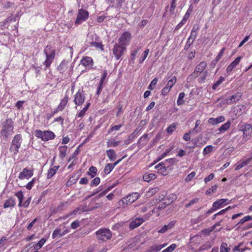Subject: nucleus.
Returning <instances> with one entry per match:
<instances>
[{
	"instance_id": "bf43d9fd",
	"label": "nucleus",
	"mask_w": 252,
	"mask_h": 252,
	"mask_svg": "<svg viewBox=\"0 0 252 252\" xmlns=\"http://www.w3.org/2000/svg\"><path fill=\"white\" fill-rule=\"evenodd\" d=\"M217 188H218L217 185H214V186H212L211 188L209 189L208 190H207L206 191V193L207 194H210L212 192H215L216 191Z\"/></svg>"
},
{
	"instance_id": "2eb2a0df",
	"label": "nucleus",
	"mask_w": 252,
	"mask_h": 252,
	"mask_svg": "<svg viewBox=\"0 0 252 252\" xmlns=\"http://www.w3.org/2000/svg\"><path fill=\"white\" fill-rule=\"evenodd\" d=\"M68 101V97L66 95H65L63 98L62 99L60 103L58 105V107L57 108L56 110L54 111V114L59 112L62 111L63 110L65 106L66 105L67 102Z\"/></svg>"
},
{
	"instance_id": "4be33fe9",
	"label": "nucleus",
	"mask_w": 252,
	"mask_h": 252,
	"mask_svg": "<svg viewBox=\"0 0 252 252\" xmlns=\"http://www.w3.org/2000/svg\"><path fill=\"white\" fill-rule=\"evenodd\" d=\"M228 200L227 199H218L213 203V206L216 210H217L219 208L222 207L223 204L225 203Z\"/></svg>"
},
{
	"instance_id": "0eeeda50",
	"label": "nucleus",
	"mask_w": 252,
	"mask_h": 252,
	"mask_svg": "<svg viewBox=\"0 0 252 252\" xmlns=\"http://www.w3.org/2000/svg\"><path fill=\"white\" fill-rule=\"evenodd\" d=\"M126 47L124 45H121L118 43H116L112 49V53L116 59L118 60L121 59L124 54Z\"/></svg>"
},
{
	"instance_id": "473e14b6",
	"label": "nucleus",
	"mask_w": 252,
	"mask_h": 252,
	"mask_svg": "<svg viewBox=\"0 0 252 252\" xmlns=\"http://www.w3.org/2000/svg\"><path fill=\"white\" fill-rule=\"evenodd\" d=\"M178 160L176 158H169L165 160L164 161V164L167 166V167H169L171 165L174 164V163L177 162Z\"/></svg>"
},
{
	"instance_id": "a878e982",
	"label": "nucleus",
	"mask_w": 252,
	"mask_h": 252,
	"mask_svg": "<svg viewBox=\"0 0 252 252\" xmlns=\"http://www.w3.org/2000/svg\"><path fill=\"white\" fill-rule=\"evenodd\" d=\"M59 167L60 166L59 165L51 167L48 171L47 178L48 179L51 178L56 174Z\"/></svg>"
},
{
	"instance_id": "7ed1b4c3",
	"label": "nucleus",
	"mask_w": 252,
	"mask_h": 252,
	"mask_svg": "<svg viewBox=\"0 0 252 252\" xmlns=\"http://www.w3.org/2000/svg\"><path fill=\"white\" fill-rule=\"evenodd\" d=\"M95 235L98 242L100 243L110 240L112 238V234L109 229L100 228L95 231Z\"/></svg>"
},
{
	"instance_id": "774afa93",
	"label": "nucleus",
	"mask_w": 252,
	"mask_h": 252,
	"mask_svg": "<svg viewBox=\"0 0 252 252\" xmlns=\"http://www.w3.org/2000/svg\"><path fill=\"white\" fill-rule=\"evenodd\" d=\"M79 222L78 220H75L72 222L71 224V228L73 229H75L79 226Z\"/></svg>"
},
{
	"instance_id": "58836bf2",
	"label": "nucleus",
	"mask_w": 252,
	"mask_h": 252,
	"mask_svg": "<svg viewBox=\"0 0 252 252\" xmlns=\"http://www.w3.org/2000/svg\"><path fill=\"white\" fill-rule=\"evenodd\" d=\"M37 180V179L36 178H32V180L25 186L26 189L29 190L31 189Z\"/></svg>"
},
{
	"instance_id": "79ce46f5",
	"label": "nucleus",
	"mask_w": 252,
	"mask_h": 252,
	"mask_svg": "<svg viewBox=\"0 0 252 252\" xmlns=\"http://www.w3.org/2000/svg\"><path fill=\"white\" fill-rule=\"evenodd\" d=\"M240 98V95L238 94H235L231 96L227 99V101H230L232 102H236L238 101Z\"/></svg>"
},
{
	"instance_id": "f257e3e1",
	"label": "nucleus",
	"mask_w": 252,
	"mask_h": 252,
	"mask_svg": "<svg viewBox=\"0 0 252 252\" xmlns=\"http://www.w3.org/2000/svg\"><path fill=\"white\" fill-rule=\"evenodd\" d=\"M13 125L11 119H7L2 124V128L0 136L3 140H6L13 133Z\"/></svg>"
},
{
	"instance_id": "e433bc0d",
	"label": "nucleus",
	"mask_w": 252,
	"mask_h": 252,
	"mask_svg": "<svg viewBox=\"0 0 252 252\" xmlns=\"http://www.w3.org/2000/svg\"><path fill=\"white\" fill-rule=\"evenodd\" d=\"M177 81V79L175 76L172 77L170 80L168 81L166 86L169 88V89H171L174 85L176 83Z\"/></svg>"
},
{
	"instance_id": "4c0bfd02",
	"label": "nucleus",
	"mask_w": 252,
	"mask_h": 252,
	"mask_svg": "<svg viewBox=\"0 0 252 252\" xmlns=\"http://www.w3.org/2000/svg\"><path fill=\"white\" fill-rule=\"evenodd\" d=\"M113 165L111 163H107L104 169V171L106 174H108L114 169Z\"/></svg>"
},
{
	"instance_id": "a19ab883",
	"label": "nucleus",
	"mask_w": 252,
	"mask_h": 252,
	"mask_svg": "<svg viewBox=\"0 0 252 252\" xmlns=\"http://www.w3.org/2000/svg\"><path fill=\"white\" fill-rule=\"evenodd\" d=\"M213 147L212 145H208L205 147L203 151V154L204 156H206L211 153L213 150Z\"/></svg>"
},
{
	"instance_id": "0e129e2a",
	"label": "nucleus",
	"mask_w": 252,
	"mask_h": 252,
	"mask_svg": "<svg viewBox=\"0 0 252 252\" xmlns=\"http://www.w3.org/2000/svg\"><path fill=\"white\" fill-rule=\"evenodd\" d=\"M81 211L84 212L85 211L84 210H82V209L80 207L77 208L74 210H73L72 212L70 213V215H71V216L73 215H76L78 213L80 214L81 213V212H80Z\"/></svg>"
},
{
	"instance_id": "de8ad7c7",
	"label": "nucleus",
	"mask_w": 252,
	"mask_h": 252,
	"mask_svg": "<svg viewBox=\"0 0 252 252\" xmlns=\"http://www.w3.org/2000/svg\"><path fill=\"white\" fill-rule=\"evenodd\" d=\"M176 248V245L175 244H172L166 249H164L162 252H171L173 251Z\"/></svg>"
},
{
	"instance_id": "dca6fc26",
	"label": "nucleus",
	"mask_w": 252,
	"mask_h": 252,
	"mask_svg": "<svg viewBox=\"0 0 252 252\" xmlns=\"http://www.w3.org/2000/svg\"><path fill=\"white\" fill-rule=\"evenodd\" d=\"M81 64L86 67H92L93 65V60L90 57H85L81 60Z\"/></svg>"
},
{
	"instance_id": "e2e57ef3",
	"label": "nucleus",
	"mask_w": 252,
	"mask_h": 252,
	"mask_svg": "<svg viewBox=\"0 0 252 252\" xmlns=\"http://www.w3.org/2000/svg\"><path fill=\"white\" fill-rule=\"evenodd\" d=\"M198 198H194L192 200H191L188 204H186L185 206L186 208H189L190 206H191L193 204H194L198 202Z\"/></svg>"
},
{
	"instance_id": "c85d7f7f",
	"label": "nucleus",
	"mask_w": 252,
	"mask_h": 252,
	"mask_svg": "<svg viewBox=\"0 0 252 252\" xmlns=\"http://www.w3.org/2000/svg\"><path fill=\"white\" fill-rule=\"evenodd\" d=\"M156 177V175L154 173H146L143 176V179L144 181L149 182L150 181L155 179Z\"/></svg>"
},
{
	"instance_id": "a18cd8bd",
	"label": "nucleus",
	"mask_w": 252,
	"mask_h": 252,
	"mask_svg": "<svg viewBox=\"0 0 252 252\" xmlns=\"http://www.w3.org/2000/svg\"><path fill=\"white\" fill-rule=\"evenodd\" d=\"M149 53V49H147L144 51V52L143 54V56L139 59V63H142L144 61V60L146 59Z\"/></svg>"
},
{
	"instance_id": "69168bd1",
	"label": "nucleus",
	"mask_w": 252,
	"mask_h": 252,
	"mask_svg": "<svg viewBox=\"0 0 252 252\" xmlns=\"http://www.w3.org/2000/svg\"><path fill=\"white\" fill-rule=\"evenodd\" d=\"M79 148H77V149L74 152L72 155L69 157L68 161H70L72 159L75 158L79 154Z\"/></svg>"
},
{
	"instance_id": "052dcab7",
	"label": "nucleus",
	"mask_w": 252,
	"mask_h": 252,
	"mask_svg": "<svg viewBox=\"0 0 252 252\" xmlns=\"http://www.w3.org/2000/svg\"><path fill=\"white\" fill-rule=\"evenodd\" d=\"M242 245V244L240 243L239 245L235 246L234 248L233 249V252H235L236 251H240L241 252H244L247 249V248H245L244 249L240 248V246Z\"/></svg>"
},
{
	"instance_id": "680f3d73",
	"label": "nucleus",
	"mask_w": 252,
	"mask_h": 252,
	"mask_svg": "<svg viewBox=\"0 0 252 252\" xmlns=\"http://www.w3.org/2000/svg\"><path fill=\"white\" fill-rule=\"evenodd\" d=\"M140 50V48H137L132 51V52L131 53L130 57L132 60H134L135 59V56L137 55V54L138 53L139 51Z\"/></svg>"
},
{
	"instance_id": "6ab92c4d",
	"label": "nucleus",
	"mask_w": 252,
	"mask_h": 252,
	"mask_svg": "<svg viewBox=\"0 0 252 252\" xmlns=\"http://www.w3.org/2000/svg\"><path fill=\"white\" fill-rule=\"evenodd\" d=\"M225 118L223 116H220L217 118H210L208 120V124H210L212 125H217L218 124H220L221 122H223L224 121Z\"/></svg>"
},
{
	"instance_id": "cd10ccee",
	"label": "nucleus",
	"mask_w": 252,
	"mask_h": 252,
	"mask_svg": "<svg viewBox=\"0 0 252 252\" xmlns=\"http://www.w3.org/2000/svg\"><path fill=\"white\" fill-rule=\"evenodd\" d=\"M121 141H115L114 139H108L107 142V147H116L118 146Z\"/></svg>"
},
{
	"instance_id": "37998d69",
	"label": "nucleus",
	"mask_w": 252,
	"mask_h": 252,
	"mask_svg": "<svg viewBox=\"0 0 252 252\" xmlns=\"http://www.w3.org/2000/svg\"><path fill=\"white\" fill-rule=\"evenodd\" d=\"M202 73V74L201 76L198 78V82L200 83H203L204 82L208 74V72L207 70Z\"/></svg>"
},
{
	"instance_id": "6e6d98bb",
	"label": "nucleus",
	"mask_w": 252,
	"mask_h": 252,
	"mask_svg": "<svg viewBox=\"0 0 252 252\" xmlns=\"http://www.w3.org/2000/svg\"><path fill=\"white\" fill-rule=\"evenodd\" d=\"M195 174H196L195 172H191L187 176V177L185 179V181L187 182H190L192 179V178L195 176Z\"/></svg>"
},
{
	"instance_id": "c03bdc74",
	"label": "nucleus",
	"mask_w": 252,
	"mask_h": 252,
	"mask_svg": "<svg viewBox=\"0 0 252 252\" xmlns=\"http://www.w3.org/2000/svg\"><path fill=\"white\" fill-rule=\"evenodd\" d=\"M224 81V78L223 77H220L219 80H218L212 86L213 90H216L217 88L220 84Z\"/></svg>"
},
{
	"instance_id": "5fc2aeb1",
	"label": "nucleus",
	"mask_w": 252,
	"mask_h": 252,
	"mask_svg": "<svg viewBox=\"0 0 252 252\" xmlns=\"http://www.w3.org/2000/svg\"><path fill=\"white\" fill-rule=\"evenodd\" d=\"M122 126V125H117L111 127L108 131L109 134L111 133L114 130H118Z\"/></svg>"
},
{
	"instance_id": "4d7b16f0",
	"label": "nucleus",
	"mask_w": 252,
	"mask_h": 252,
	"mask_svg": "<svg viewBox=\"0 0 252 252\" xmlns=\"http://www.w3.org/2000/svg\"><path fill=\"white\" fill-rule=\"evenodd\" d=\"M157 82H158V79L156 78H154L152 81V82H151L150 85H149L148 88L151 90H153L154 89L153 86H155L157 84Z\"/></svg>"
},
{
	"instance_id": "aec40b11",
	"label": "nucleus",
	"mask_w": 252,
	"mask_h": 252,
	"mask_svg": "<svg viewBox=\"0 0 252 252\" xmlns=\"http://www.w3.org/2000/svg\"><path fill=\"white\" fill-rule=\"evenodd\" d=\"M252 159V156L250 158H249L245 160L240 161L237 162L235 165V170H238L243 167L247 165L250 163Z\"/></svg>"
},
{
	"instance_id": "09e8293b",
	"label": "nucleus",
	"mask_w": 252,
	"mask_h": 252,
	"mask_svg": "<svg viewBox=\"0 0 252 252\" xmlns=\"http://www.w3.org/2000/svg\"><path fill=\"white\" fill-rule=\"evenodd\" d=\"M241 58H242L241 57H238L236 59H235V60L234 61H233L230 64V65H231V66L232 67L235 68L240 63V62L241 60Z\"/></svg>"
},
{
	"instance_id": "423d86ee",
	"label": "nucleus",
	"mask_w": 252,
	"mask_h": 252,
	"mask_svg": "<svg viewBox=\"0 0 252 252\" xmlns=\"http://www.w3.org/2000/svg\"><path fill=\"white\" fill-rule=\"evenodd\" d=\"M22 136L20 134L15 135L12 141L9 151L12 153L14 156H15L19 152V149L22 143Z\"/></svg>"
},
{
	"instance_id": "412c9836",
	"label": "nucleus",
	"mask_w": 252,
	"mask_h": 252,
	"mask_svg": "<svg viewBox=\"0 0 252 252\" xmlns=\"http://www.w3.org/2000/svg\"><path fill=\"white\" fill-rule=\"evenodd\" d=\"M16 205V201L14 198L13 197H10L8 199H7L4 204H3V208L4 209L7 208H13L15 207Z\"/></svg>"
},
{
	"instance_id": "bb28decb",
	"label": "nucleus",
	"mask_w": 252,
	"mask_h": 252,
	"mask_svg": "<svg viewBox=\"0 0 252 252\" xmlns=\"http://www.w3.org/2000/svg\"><path fill=\"white\" fill-rule=\"evenodd\" d=\"M67 147L66 146H61L59 147V157L61 158H63L66 156Z\"/></svg>"
},
{
	"instance_id": "9b49d317",
	"label": "nucleus",
	"mask_w": 252,
	"mask_h": 252,
	"mask_svg": "<svg viewBox=\"0 0 252 252\" xmlns=\"http://www.w3.org/2000/svg\"><path fill=\"white\" fill-rule=\"evenodd\" d=\"M207 63L205 62H201L195 68L194 72L190 75V77L196 78L198 76L199 73L203 72L206 67Z\"/></svg>"
},
{
	"instance_id": "4468645a",
	"label": "nucleus",
	"mask_w": 252,
	"mask_h": 252,
	"mask_svg": "<svg viewBox=\"0 0 252 252\" xmlns=\"http://www.w3.org/2000/svg\"><path fill=\"white\" fill-rule=\"evenodd\" d=\"M167 246V243L161 245L154 244L149 247L145 252H158Z\"/></svg>"
},
{
	"instance_id": "f8f14e48",
	"label": "nucleus",
	"mask_w": 252,
	"mask_h": 252,
	"mask_svg": "<svg viewBox=\"0 0 252 252\" xmlns=\"http://www.w3.org/2000/svg\"><path fill=\"white\" fill-rule=\"evenodd\" d=\"M33 175V170H29L27 168H24L22 171L19 174L18 178L20 180H29Z\"/></svg>"
},
{
	"instance_id": "2f4dec72",
	"label": "nucleus",
	"mask_w": 252,
	"mask_h": 252,
	"mask_svg": "<svg viewBox=\"0 0 252 252\" xmlns=\"http://www.w3.org/2000/svg\"><path fill=\"white\" fill-rule=\"evenodd\" d=\"M159 189L158 187L153 188L149 189L147 192L146 195L148 197L152 196L154 194L158 192Z\"/></svg>"
},
{
	"instance_id": "20e7f679",
	"label": "nucleus",
	"mask_w": 252,
	"mask_h": 252,
	"mask_svg": "<svg viewBox=\"0 0 252 252\" xmlns=\"http://www.w3.org/2000/svg\"><path fill=\"white\" fill-rule=\"evenodd\" d=\"M44 53L46 56V60L43 64L46 68H48L52 63L55 56V50L52 48L50 45L47 46L44 50Z\"/></svg>"
},
{
	"instance_id": "603ef678",
	"label": "nucleus",
	"mask_w": 252,
	"mask_h": 252,
	"mask_svg": "<svg viewBox=\"0 0 252 252\" xmlns=\"http://www.w3.org/2000/svg\"><path fill=\"white\" fill-rule=\"evenodd\" d=\"M15 196H16L17 197L19 202L23 201L24 198V194L21 190L15 193Z\"/></svg>"
},
{
	"instance_id": "f03ea898",
	"label": "nucleus",
	"mask_w": 252,
	"mask_h": 252,
	"mask_svg": "<svg viewBox=\"0 0 252 252\" xmlns=\"http://www.w3.org/2000/svg\"><path fill=\"white\" fill-rule=\"evenodd\" d=\"M86 45L89 47L99 48L101 51L104 50L103 45L99 41V37L94 33H89L86 38Z\"/></svg>"
},
{
	"instance_id": "39448f33",
	"label": "nucleus",
	"mask_w": 252,
	"mask_h": 252,
	"mask_svg": "<svg viewBox=\"0 0 252 252\" xmlns=\"http://www.w3.org/2000/svg\"><path fill=\"white\" fill-rule=\"evenodd\" d=\"M34 135L38 138L43 141H47L54 139L55 138L54 133L50 130L41 131L36 129L34 132Z\"/></svg>"
},
{
	"instance_id": "c9c22d12",
	"label": "nucleus",
	"mask_w": 252,
	"mask_h": 252,
	"mask_svg": "<svg viewBox=\"0 0 252 252\" xmlns=\"http://www.w3.org/2000/svg\"><path fill=\"white\" fill-rule=\"evenodd\" d=\"M185 95V94L184 92H181L179 94L177 101V104L178 106H180L184 103L185 101L183 100V98Z\"/></svg>"
},
{
	"instance_id": "6e6552de",
	"label": "nucleus",
	"mask_w": 252,
	"mask_h": 252,
	"mask_svg": "<svg viewBox=\"0 0 252 252\" xmlns=\"http://www.w3.org/2000/svg\"><path fill=\"white\" fill-rule=\"evenodd\" d=\"M89 17V12L83 9H80L78 10V14L76 19L75 21L76 25H79L82 22L85 21Z\"/></svg>"
},
{
	"instance_id": "ddd939ff",
	"label": "nucleus",
	"mask_w": 252,
	"mask_h": 252,
	"mask_svg": "<svg viewBox=\"0 0 252 252\" xmlns=\"http://www.w3.org/2000/svg\"><path fill=\"white\" fill-rule=\"evenodd\" d=\"M139 197V194L138 192H132L124 198L123 202L125 201L127 204H130L138 199Z\"/></svg>"
},
{
	"instance_id": "3c124183",
	"label": "nucleus",
	"mask_w": 252,
	"mask_h": 252,
	"mask_svg": "<svg viewBox=\"0 0 252 252\" xmlns=\"http://www.w3.org/2000/svg\"><path fill=\"white\" fill-rule=\"evenodd\" d=\"M176 128V125L175 124H171L166 129L167 132L172 133Z\"/></svg>"
},
{
	"instance_id": "ea45409f",
	"label": "nucleus",
	"mask_w": 252,
	"mask_h": 252,
	"mask_svg": "<svg viewBox=\"0 0 252 252\" xmlns=\"http://www.w3.org/2000/svg\"><path fill=\"white\" fill-rule=\"evenodd\" d=\"M230 249L227 247L226 243H222L220 247V252H229Z\"/></svg>"
},
{
	"instance_id": "864d4df0",
	"label": "nucleus",
	"mask_w": 252,
	"mask_h": 252,
	"mask_svg": "<svg viewBox=\"0 0 252 252\" xmlns=\"http://www.w3.org/2000/svg\"><path fill=\"white\" fill-rule=\"evenodd\" d=\"M100 183V178L99 177H96L94 178L91 183V186H96Z\"/></svg>"
},
{
	"instance_id": "5701e85b",
	"label": "nucleus",
	"mask_w": 252,
	"mask_h": 252,
	"mask_svg": "<svg viewBox=\"0 0 252 252\" xmlns=\"http://www.w3.org/2000/svg\"><path fill=\"white\" fill-rule=\"evenodd\" d=\"M199 28L200 27L198 24H195L192 27L189 37L194 40L197 36V32Z\"/></svg>"
},
{
	"instance_id": "8fccbe9b",
	"label": "nucleus",
	"mask_w": 252,
	"mask_h": 252,
	"mask_svg": "<svg viewBox=\"0 0 252 252\" xmlns=\"http://www.w3.org/2000/svg\"><path fill=\"white\" fill-rule=\"evenodd\" d=\"M194 40V39H193L189 37L188 38L187 42L185 46V48H184L185 50H188L189 48L190 45L193 43Z\"/></svg>"
},
{
	"instance_id": "f704fd0d",
	"label": "nucleus",
	"mask_w": 252,
	"mask_h": 252,
	"mask_svg": "<svg viewBox=\"0 0 252 252\" xmlns=\"http://www.w3.org/2000/svg\"><path fill=\"white\" fill-rule=\"evenodd\" d=\"M46 240L44 238H42L37 244L34 246V249L38 251V250L42 248L43 245L45 243Z\"/></svg>"
},
{
	"instance_id": "b1692460",
	"label": "nucleus",
	"mask_w": 252,
	"mask_h": 252,
	"mask_svg": "<svg viewBox=\"0 0 252 252\" xmlns=\"http://www.w3.org/2000/svg\"><path fill=\"white\" fill-rule=\"evenodd\" d=\"M68 64V62L65 60H63L60 64L58 67V70L61 72L63 73L67 69V66Z\"/></svg>"
},
{
	"instance_id": "72a5a7b5",
	"label": "nucleus",
	"mask_w": 252,
	"mask_h": 252,
	"mask_svg": "<svg viewBox=\"0 0 252 252\" xmlns=\"http://www.w3.org/2000/svg\"><path fill=\"white\" fill-rule=\"evenodd\" d=\"M230 124H231L230 122H227L221 126L219 128V130L220 132H224L230 127Z\"/></svg>"
},
{
	"instance_id": "7c9ffc66",
	"label": "nucleus",
	"mask_w": 252,
	"mask_h": 252,
	"mask_svg": "<svg viewBox=\"0 0 252 252\" xmlns=\"http://www.w3.org/2000/svg\"><path fill=\"white\" fill-rule=\"evenodd\" d=\"M61 231L62 230L60 227L56 228L53 232L52 238L55 239L58 236H59L60 237H63V236L62 235Z\"/></svg>"
},
{
	"instance_id": "393cba45",
	"label": "nucleus",
	"mask_w": 252,
	"mask_h": 252,
	"mask_svg": "<svg viewBox=\"0 0 252 252\" xmlns=\"http://www.w3.org/2000/svg\"><path fill=\"white\" fill-rule=\"evenodd\" d=\"M106 155L111 161H114L116 158V154L113 149L107 150Z\"/></svg>"
},
{
	"instance_id": "13d9d810",
	"label": "nucleus",
	"mask_w": 252,
	"mask_h": 252,
	"mask_svg": "<svg viewBox=\"0 0 252 252\" xmlns=\"http://www.w3.org/2000/svg\"><path fill=\"white\" fill-rule=\"evenodd\" d=\"M225 49L222 48L215 58V62H218L223 55Z\"/></svg>"
},
{
	"instance_id": "49530a36",
	"label": "nucleus",
	"mask_w": 252,
	"mask_h": 252,
	"mask_svg": "<svg viewBox=\"0 0 252 252\" xmlns=\"http://www.w3.org/2000/svg\"><path fill=\"white\" fill-rule=\"evenodd\" d=\"M97 171V169L94 166H91L89 168V172L88 174L91 176V177H94L95 175L96 174Z\"/></svg>"
},
{
	"instance_id": "9d476101",
	"label": "nucleus",
	"mask_w": 252,
	"mask_h": 252,
	"mask_svg": "<svg viewBox=\"0 0 252 252\" xmlns=\"http://www.w3.org/2000/svg\"><path fill=\"white\" fill-rule=\"evenodd\" d=\"M74 102L78 106L82 105L85 100V94L83 91L79 90L74 95Z\"/></svg>"
},
{
	"instance_id": "f3484780",
	"label": "nucleus",
	"mask_w": 252,
	"mask_h": 252,
	"mask_svg": "<svg viewBox=\"0 0 252 252\" xmlns=\"http://www.w3.org/2000/svg\"><path fill=\"white\" fill-rule=\"evenodd\" d=\"M167 168L164 162H160L155 166V168L158 170L159 173L163 175L167 174Z\"/></svg>"
},
{
	"instance_id": "c756f323",
	"label": "nucleus",
	"mask_w": 252,
	"mask_h": 252,
	"mask_svg": "<svg viewBox=\"0 0 252 252\" xmlns=\"http://www.w3.org/2000/svg\"><path fill=\"white\" fill-rule=\"evenodd\" d=\"M252 130V126L250 124H247L245 126V129L243 130L244 137H248L251 135Z\"/></svg>"
},
{
	"instance_id": "1a4fd4ad",
	"label": "nucleus",
	"mask_w": 252,
	"mask_h": 252,
	"mask_svg": "<svg viewBox=\"0 0 252 252\" xmlns=\"http://www.w3.org/2000/svg\"><path fill=\"white\" fill-rule=\"evenodd\" d=\"M131 39V34L128 32H125L122 33L118 39V44L124 45L126 47L129 44Z\"/></svg>"
},
{
	"instance_id": "338daca9",
	"label": "nucleus",
	"mask_w": 252,
	"mask_h": 252,
	"mask_svg": "<svg viewBox=\"0 0 252 252\" xmlns=\"http://www.w3.org/2000/svg\"><path fill=\"white\" fill-rule=\"evenodd\" d=\"M170 90L171 89H169V88L166 86L162 89L161 92V94L163 95H166L169 93Z\"/></svg>"
},
{
	"instance_id": "a211bd4d",
	"label": "nucleus",
	"mask_w": 252,
	"mask_h": 252,
	"mask_svg": "<svg viewBox=\"0 0 252 252\" xmlns=\"http://www.w3.org/2000/svg\"><path fill=\"white\" fill-rule=\"evenodd\" d=\"M144 221V220L141 218H137L133 220L129 223V228L131 229H133L139 226H140Z\"/></svg>"
}]
</instances>
